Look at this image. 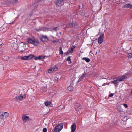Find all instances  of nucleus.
Segmentation results:
<instances>
[{
  "instance_id": "nucleus-1",
  "label": "nucleus",
  "mask_w": 132,
  "mask_h": 132,
  "mask_svg": "<svg viewBox=\"0 0 132 132\" xmlns=\"http://www.w3.org/2000/svg\"><path fill=\"white\" fill-rule=\"evenodd\" d=\"M27 42L29 44H32L35 46H37L39 43L38 39L34 37L28 38Z\"/></svg>"
},
{
  "instance_id": "nucleus-2",
  "label": "nucleus",
  "mask_w": 132,
  "mask_h": 132,
  "mask_svg": "<svg viewBox=\"0 0 132 132\" xmlns=\"http://www.w3.org/2000/svg\"><path fill=\"white\" fill-rule=\"evenodd\" d=\"M63 123H61L56 126L54 128L53 132H60L62 129Z\"/></svg>"
},
{
  "instance_id": "nucleus-3",
  "label": "nucleus",
  "mask_w": 132,
  "mask_h": 132,
  "mask_svg": "<svg viewBox=\"0 0 132 132\" xmlns=\"http://www.w3.org/2000/svg\"><path fill=\"white\" fill-rule=\"evenodd\" d=\"M22 119L24 123L29 121L31 119L29 117L27 114H23L22 117Z\"/></svg>"
},
{
  "instance_id": "nucleus-4",
  "label": "nucleus",
  "mask_w": 132,
  "mask_h": 132,
  "mask_svg": "<svg viewBox=\"0 0 132 132\" xmlns=\"http://www.w3.org/2000/svg\"><path fill=\"white\" fill-rule=\"evenodd\" d=\"M9 116V114L7 112H0V119H4L8 117Z\"/></svg>"
},
{
  "instance_id": "nucleus-5",
  "label": "nucleus",
  "mask_w": 132,
  "mask_h": 132,
  "mask_svg": "<svg viewBox=\"0 0 132 132\" xmlns=\"http://www.w3.org/2000/svg\"><path fill=\"white\" fill-rule=\"evenodd\" d=\"M26 97V95L24 94H22L20 95L17 96L16 97V98L18 100L21 101L23 99H24Z\"/></svg>"
},
{
  "instance_id": "nucleus-6",
  "label": "nucleus",
  "mask_w": 132,
  "mask_h": 132,
  "mask_svg": "<svg viewBox=\"0 0 132 132\" xmlns=\"http://www.w3.org/2000/svg\"><path fill=\"white\" fill-rule=\"evenodd\" d=\"M86 73L85 72H84L81 76H79V79L77 81V82L79 83L80 81H82L86 77Z\"/></svg>"
},
{
  "instance_id": "nucleus-7",
  "label": "nucleus",
  "mask_w": 132,
  "mask_h": 132,
  "mask_svg": "<svg viewBox=\"0 0 132 132\" xmlns=\"http://www.w3.org/2000/svg\"><path fill=\"white\" fill-rule=\"evenodd\" d=\"M104 34L102 33L100 35L98 38V42L99 43H102L103 41L104 38Z\"/></svg>"
},
{
  "instance_id": "nucleus-8",
  "label": "nucleus",
  "mask_w": 132,
  "mask_h": 132,
  "mask_svg": "<svg viewBox=\"0 0 132 132\" xmlns=\"http://www.w3.org/2000/svg\"><path fill=\"white\" fill-rule=\"evenodd\" d=\"M55 4L59 6H61L63 5L64 4L63 0H57L55 2Z\"/></svg>"
},
{
  "instance_id": "nucleus-9",
  "label": "nucleus",
  "mask_w": 132,
  "mask_h": 132,
  "mask_svg": "<svg viewBox=\"0 0 132 132\" xmlns=\"http://www.w3.org/2000/svg\"><path fill=\"white\" fill-rule=\"evenodd\" d=\"M120 82L123 81L126 79L127 77L126 75H124L117 77Z\"/></svg>"
},
{
  "instance_id": "nucleus-10",
  "label": "nucleus",
  "mask_w": 132,
  "mask_h": 132,
  "mask_svg": "<svg viewBox=\"0 0 132 132\" xmlns=\"http://www.w3.org/2000/svg\"><path fill=\"white\" fill-rule=\"evenodd\" d=\"M115 79L114 80L111 82V83L113 84L115 86L118 85V84L120 82L118 78L114 79Z\"/></svg>"
},
{
  "instance_id": "nucleus-11",
  "label": "nucleus",
  "mask_w": 132,
  "mask_h": 132,
  "mask_svg": "<svg viewBox=\"0 0 132 132\" xmlns=\"http://www.w3.org/2000/svg\"><path fill=\"white\" fill-rule=\"evenodd\" d=\"M34 56L32 55H30L27 56H24L22 58L23 60H29L32 59Z\"/></svg>"
},
{
  "instance_id": "nucleus-12",
  "label": "nucleus",
  "mask_w": 132,
  "mask_h": 132,
  "mask_svg": "<svg viewBox=\"0 0 132 132\" xmlns=\"http://www.w3.org/2000/svg\"><path fill=\"white\" fill-rule=\"evenodd\" d=\"M75 48L74 46H73L72 47L70 48V50H68L65 53V54H66L67 55H68L70 53H72L73 52V49Z\"/></svg>"
},
{
  "instance_id": "nucleus-13",
  "label": "nucleus",
  "mask_w": 132,
  "mask_h": 132,
  "mask_svg": "<svg viewBox=\"0 0 132 132\" xmlns=\"http://www.w3.org/2000/svg\"><path fill=\"white\" fill-rule=\"evenodd\" d=\"M76 128V126L75 124H73L71 127V132H74Z\"/></svg>"
},
{
  "instance_id": "nucleus-14",
  "label": "nucleus",
  "mask_w": 132,
  "mask_h": 132,
  "mask_svg": "<svg viewBox=\"0 0 132 132\" xmlns=\"http://www.w3.org/2000/svg\"><path fill=\"white\" fill-rule=\"evenodd\" d=\"M24 50V46H18L17 48V50L20 52L23 51Z\"/></svg>"
},
{
  "instance_id": "nucleus-15",
  "label": "nucleus",
  "mask_w": 132,
  "mask_h": 132,
  "mask_svg": "<svg viewBox=\"0 0 132 132\" xmlns=\"http://www.w3.org/2000/svg\"><path fill=\"white\" fill-rule=\"evenodd\" d=\"M124 7L125 8H132V5L129 3H128L124 5Z\"/></svg>"
},
{
  "instance_id": "nucleus-16",
  "label": "nucleus",
  "mask_w": 132,
  "mask_h": 132,
  "mask_svg": "<svg viewBox=\"0 0 132 132\" xmlns=\"http://www.w3.org/2000/svg\"><path fill=\"white\" fill-rule=\"evenodd\" d=\"M5 122L4 120V119H0V125L1 126H3Z\"/></svg>"
},
{
  "instance_id": "nucleus-17",
  "label": "nucleus",
  "mask_w": 132,
  "mask_h": 132,
  "mask_svg": "<svg viewBox=\"0 0 132 132\" xmlns=\"http://www.w3.org/2000/svg\"><path fill=\"white\" fill-rule=\"evenodd\" d=\"M42 38H44L45 39V41H47L49 40L48 38L46 35H42Z\"/></svg>"
},
{
  "instance_id": "nucleus-18",
  "label": "nucleus",
  "mask_w": 132,
  "mask_h": 132,
  "mask_svg": "<svg viewBox=\"0 0 132 132\" xmlns=\"http://www.w3.org/2000/svg\"><path fill=\"white\" fill-rule=\"evenodd\" d=\"M82 107L81 106L79 105L75 108V110L77 111H79L81 109Z\"/></svg>"
},
{
  "instance_id": "nucleus-19",
  "label": "nucleus",
  "mask_w": 132,
  "mask_h": 132,
  "mask_svg": "<svg viewBox=\"0 0 132 132\" xmlns=\"http://www.w3.org/2000/svg\"><path fill=\"white\" fill-rule=\"evenodd\" d=\"M82 59L85 60L86 62L87 63L89 62L90 61L89 59L87 57H83Z\"/></svg>"
},
{
  "instance_id": "nucleus-20",
  "label": "nucleus",
  "mask_w": 132,
  "mask_h": 132,
  "mask_svg": "<svg viewBox=\"0 0 132 132\" xmlns=\"http://www.w3.org/2000/svg\"><path fill=\"white\" fill-rule=\"evenodd\" d=\"M53 71L57 70L58 67L56 66H54L52 67Z\"/></svg>"
},
{
  "instance_id": "nucleus-21",
  "label": "nucleus",
  "mask_w": 132,
  "mask_h": 132,
  "mask_svg": "<svg viewBox=\"0 0 132 132\" xmlns=\"http://www.w3.org/2000/svg\"><path fill=\"white\" fill-rule=\"evenodd\" d=\"M44 104H45L46 106H47L51 104V102L50 101L45 102H44Z\"/></svg>"
},
{
  "instance_id": "nucleus-22",
  "label": "nucleus",
  "mask_w": 132,
  "mask_h": 132,
  "mask_svg": "<svg viewBox=\"0 0 132 132\" xmlns=\"http://www.w3.org/2000/svg\"><path fill=\"white\" fill-rule=\"evenodd\" d=\"M68 90L69 91H71L73 89V87L72 86H69L68 87Z\"/></svg>"
},
{
  "instance_id": "nucleus-23",
  "label": "nucleus",
  "mask_w": 132,
  "mask_h": 132,
  "mask_svg": "<svg viewBox=\"0 0 132 132\" xmlns=\"http://www.w3.org/2000/svg\"><path fill=\"white\" fill-rule=\"evenodd\" d=\"M68 25V26H70V27H73L75 26V24L73 22H72L71 23H69Z\"/></svg>"
},
{
  "instance_id": "nucleus-24",
  "label": "nucleus",
  "mask_w": 132,
  "mask_h": 132,
  "mask_svg": "<svg viewBox=\"0 0 132 132\" xmlns=\"http://www.w3.org/2000/svg\"><path fill=\"white\" fill-rule=\"evenodd\" d=\"M128 57L129 58H132V52L128 54Z\"/></svg>"
},
{
  "instance_id": "nucleus-25",
  "label": "nucleus",
  "mask_w": 132,
  "mask_h": 132,
  "mask_svg": "<svg viewBox=\"0 0 132 132\" xmlns=\"http://www.w3.org/2000/svg\"><path fill=\"white\" fill-rule=\"evenodd\" d=\"M48 28L46 27L43 28L42 29V30L45 31H48Z\"/></svg>"
},
{
  "instance_id": "nucleus-26",
  "label": "nucleus",
  "mask_w": 132,
  "mask_h": 132,
  "mask_svg": "<svg viewBox=\"0 0 132 132\" xmlns=\"http://www.w3.org/2000/svg\"><path fill=\"white\" fill-rule=\"evenodd\" d=\"M59 54H62L63 53V51L62 50V48L61 47H60V48Z\"/></svg>"
},
{
  "instance_id": "nucleus-27",
  "label": "nucleus",
  "mask_w": 132,
  "mask_h": 132,
  "mask_svg": "<svg viewBox=\"0 0 132 132\" xmlns=\"http://www.w3.org/2000/svg\"><path fill=\"white\" fill-rule=\"evenodd\" d=\"M48 72L49 73H51V72H53L52 69V67L50 68L48 70Z\"/></svg>"
},
{
  "instance_id": "nucleus-28",
  "label": "nucleus",
  "mask_w": 132,
  "mask_h": 132,
  "mask_svg": "<svg viewBox=\"0 0 132 132\" xmlns=\"http://www.w3.org/2000/svg\"><path fill=\"white\" fill-rule=\"evenodd\" d=\"M11 2L13 3H15L18 2V1L17 0H11Z\"/></svg>"
},
{
  "instance_id": "nucleus-29",
  "label": "nucleus",
  "mask_w": 132,
  "mask_h": 132,
  "mask_svg": "<svg viewBox=\"0 0 132 132\" xmlns=\"http://www.w3.org/2000/svg\"><path fill=\"white\" fill-rule=\"evenodd\" d=\"M47 129L46 128H44L43 129V132H46Z\"/></svg>"
},
{
  "instance_id": "nucleus-30",
  "label": "nucleus",
  "mask_w": 132,
  "mask_h": 132,
  "mask_svg": "<svg viewBox=\"0 0 132 132\" xmlns=\"http://www.w3.org/2000/svg\"><path fill=\"white\" fill-rule=\"evenodd\" d=\"M68 61H70L71 60V59L70 56L68 57L66 59Z\"/></svg>"
},
{
  "instance_id": "nucleus-31",
  "label": "nucleus",
  "mask_w": 132,
  "mask_h": 132,
  "mask_svg": "<svg viewBox=\"0 0 132 132\" xmlns=\"http://www.w3.org/2000/svg\"><path fill=\"white\" fill-rule=\"evenodd\" d=\"M123 105V106L125 107V108H127L128 107V105H127V104H122Z\"/></svg>"
},
{
  "instance_id": "nucleus-32",
  "label": "nucleus",
  "mask_w": 132,
  "mask_h": 132,
  "mask_svg": "<svg viewBox=\"0 0 132 132\" xmlns=\"http://www.w3.org/2000/svg\"><path fill=\"white\" fill-rule=\"evenodd\" d=\"M38 60H40L42 59V56H38Z\"/></svg>"
},
{
  "instance_id": "nucleus-33",
  "label": "nucleus",
  "mask_w": 132,
  "mask_h": 132,
  "mask_svg": "<svg viewBox=\"0 0 132 132\" xmlns=\"http://www.w3.org/2000/svg\"><path fill=\"white\" fill-rule=\"evenodd\" d=\"M113 94L111 93L109 96V97H112L113 96Z\"/></svg>"
},
{
  "instance_id": "nucleus-34",
  "label": "nucleus",
  "mask_w": 132,
  "mask_h": 132,
  "mask_svg": "<svg viewBox=\"0 0 132 132\" xmlns=\"http://www.w3.org/2000/svg\"><path fill=\"white\" fill-rule=\"evenodd\" d=\"M47 57V56H42V59H44L45 58V57Z\"/></svg>"
},
{
  "instance_id": "nucleus-35",
  "label": "nucleus",
  "mask_w": 132,
  "mask_h": 132,
  "mask_svg": "<svg viewBox=\"0 0 132 132\" xmlns=\"http://www.w3.org/2000/svg\"><path fill=\"white\" fill-rule=\"evenodd\" d=\"M34 59H35V60H38V57H35V58Z\"/></svg>"
},
{
  "instance_id": "nucleus-36",
  "label": "nucleus",
  "mask_w": 132,
  "mask_h": 132,
  "mask_svg": "<svg viewBox=\"0 0 132 132\" xmlns=\"http://www.w3.org/2000/svg\"><path fill=\"white\" fill-rule=\"evenodd\" d=\"M57 28V27H56L53 29V30H55L56 31L57 30L56 29V28Z\"/></svg>"
},
{
  "instance_id": "nucleus-37",
  "label": "nucleus",
  "mask_w": 132,
  "mask_h": 132,
  "mask_svg": "<svg viewBox=\"0 0 132 132\" xmlns=\"http://www.w3.org/2000/svg\"><path fill=\"white\" fill-rule=\"evenodd\" d=\"M57 79V78H56V79H55L56 82H57V80H58Z\"/></svg>"
},
{
  "instance_id": "nucleus-38",
  "label": "nucleus",
  "mask_w": 132,
  "mask_h": 132,
  "mask_svg": "<svg viewBox=\"0 0 132 132\" xmlns=\"http://www.w3.org/2000/svg\"><path fill=\"white\" fill-rule=\"evenodd\" d=\"M56 42V41H55V40H53V41H52V42L53 43H54L55 42Z\"/></svg>"
},
{
  "instance_id": "nucleus-39",
  "label": "nucleus",
  "mask_w": 132,
  "mask_h": 132,
  "mask_svg": "<svg viewBox=\"0 0 132 132\" xmlns=\"http://www.w3.org/2000/svg\"><path fill=\"white\" fill-rule=\"evenodd\" d=\"M6 3H2V4H3V5H5L6 4Z\"/></svg>"
},
{
  "instance_id": "nucleus-40",
  "label": "nucleus",
  "mask_w": 132,
  "mask_h": 132,
  "mask_svg": "<svg viewBox=\"0 0 132 132\" xmlns=\"http://www.w3.org/2000/svg\"><path fill=\"white\" fill-rule=\"evenodd\" d=\"M131 94L132 95V90H131Z\"/></svg>"
},
{
  "instance_id": "nucleus-41",
  "label": "nucleus",
  "mask_w": 132,
  "mask_h": 132,
  "mask_svg": "<svg viewBox=\"0 0 132 132\" xmlns=\"http://www.w3.org/2000/svg\"><path fill=\"white\" fill-rule=\"evenodd\" d=\"M1 45H2V44H0V46H1Z\"/></svg>"
}]
</instances>
